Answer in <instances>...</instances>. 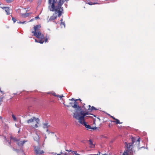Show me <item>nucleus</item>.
<instances>
[{
	"instance_id": "nucleus-32",
	"label": "nucleus",
	"mask_w": 155,
	"mask_h": 155,
	"mask_svg": "<svg viewBox=\"0 0 155 155\" xmlns=\"http://www.w3.org/2000/svg\"><path fill=\"white\" fill-rule=\"evenodd\" d=\"M60 21H61V22H62V21H63V19H62V18H61V19Z\"/></svg>"
},
{
	"instance_id": "nucleus-17",
	"label": "nucleus",
	"mask_w": 155,
	"mask_h": 155,
	"mask_svg": "<svg viewBox=\"0 0 155 155\" xmlns=\"http://www.w3.org/2000/svg\"><path fill=\"white\" fill-rule=\"evenodd\" d=\"M87 3L90 5H95V4H98V3H93L90 1H89V2H88Z\"/></svg>"
},
{
	"instance_id": "nucleus-1",
	"label": "nucleus",
	"mask_w": 155,
	"mask_h": 155,
	"mask_svg": "<svg viewBox=\"0 0 155 155\" xmlns=\"http://www.w3.org/2000/svg\"><path fill=\"white\" fill-rule=\"evenodd\" d=\"M67 0H49V8L51 11H55L53 15L51 16L48 22L54 20L57 17V15L58 13V17H60L63 13V8L61 7L63 4Z\"/></svg>"
},
{
	"instance_id": "nucleus-41",
	"label": "nucleus",
	"mask_w": 155,
	"mask_h": 155,
	"mask_svg": "<svg viewBox=\"0 0 155 155\" xmlns=\"http://www.w3.org/2000/svg\"><path fill=\"white\" fill-rule=\"evenodd\" d=\"M17 94V93H16L15 94Z\"/></svg>"
},
{
	"instance_id": "nucleus-21",
	"label": "nucleus",
	"mask_w": 155,
	"mask_h": 155,
	"mask_svg": "<svg viewBox=\"0 0 155 155\" xmlns=\"http://www.w3.org/2000/svg\"><path fill=\"white\" fill-rule=\"evenodd\" d=\"M12 20L13 21L14 23H15L16 21V20L13 17L12 18Z\"/></svg>"
},
{
	"instance_id": "nucleus-14",
	"label": "nucleus",
	"mask_w": 155,
	"mask_h": 155,
	"mask_svg": "<svg viewBox=\"0 0 155 155\" xmlns=\"http://www.w3.org/2000/svg\"><path fill=\"white\" fill-rule=\"evenodd\" d=\"M27 141L24 140L23 141H21L20 142H18V145L19 146L20 145H23Z\"/></svg>"
},
{
	"instance_id": "nucleus-15",
	"label": "nucleus",
	"mask_w": 155,
	"mask_h": 155,
	"mask_svg": "<svg viewBox=\"0 0 155 155\" xmlns=\"http://www.w3.org/2000/svg\"><path fill=\"white\" fill-rule=\"evenodd\" d=\"M60 25L62 28L65 27V24L64 22H61V23Z\"/></svg>"
},
{
	"instance_id": "nucleus-22",
	"label": "nucleus",
	"mask_w": 155,
	"mask_h": 155,
	"mask_svg": "<svg viewBox=\"0 0 155 155\" xmlns=\"http://www.w3.org/2000/svg\"><path fill=\"white\" fill-rule=\"evenodd\" d=\"M57 97H59L61 99L62 97H64L63 95H58Z\"/></svg>"
},
{
	"instance_id": "nucleus-6",
	"label": "nucleus",
	"mask_w": 155,
	"mask_h": 155,
	"mask_svg": "<svg viewBox=\"0 0 155 155\" xmlns=\"http://www.w3.org/2000/svg\"><path fill=\"white\" fill-rule=\"evenodd\" d=\"M34 120L35 121L37 124H38L39 121V120L38 118H36L35 117H33L32 118L27 120V122L29 124L33 122Z\"/></svg>"
},
{
	"instance_id": "nucleus-23",
	"label": "nucleus",
	"mask_w": 155,
	"mask_h": 155,
	"mask_svg": "<svg viewBox=\"0 0 155 155\" xmlns=\"http://www.w3.org/2000/svg\"><path fill=\"white\" fill-rule=\"evenodd\" d=\"M52 94L54 96H57V95H57L54 92H53L52 93Z\"/></svg>"
},
{
	"instance_id": "nucleus-12",
	"label": "nucleus",
	"mask_w": 155,
	"mask_h": 155,
	"mask_svg": "<svg viewBox=\"0 0 155 155\" xmlns=\"http://www.w3.org/2000/svg\"><path fill=\"white\" fill-rule=\"evenodd\" d=\"M89 144L91 147L93 148L94 147V145L92 141L91 140H89Z\"/></svg>"
},
{
	"instance_id": "nucleus-38",
	"label": "nucleus",
	"mask_w": 155,
	"mask_h": 155,
	"mask_svg": "<svg viewBox=\"0 0 155 155\" xmlns=\"http://www.w3.org/2000/svg\"><path fill=\"white\" fill-rule=\"evenodd\" d=\"M47 138V137L46 136H45V139H46Z\"/></svg>"
},
{
	"instance_id": "nucleus-34",
	"label": "nucleus",
	"mask_w": 155,
	"mask_h": 155,
	"mask_svg": "<svg viewBox=\"0 0 155 155\" xmlns=\"http://www.w3.org/2000/svg\"><path fill=\"white\" fill-rule=\"evenodd\" d=\"M88 107H89V108H90V107H91V105H89L88 106Z\"/></svg>"
},
{
	"instance_id": "nucleus-16",
	"label": "nucleus",
	"mask_w": 155,
	"mask_h": 155,
	"mask_svg": "<svg viewBox=\"0 0 155 155\" xmlns=\"http://www.w3.org/2000/svg\"><path fill=\"white\" fill-rule=\"evenodd\" d=\"M11 140L15 141H19V139L15 137L11 138Z\"/></svg>"
},
{
	"instance_id": "nucleus-20",
	"label": "nucleus",
	"mask_w": 155,
	"mask_h": 155,
	"mask_svg": "<svg viewBox=\"0 0 155 155\" xmlns=\"http://www.w3.org/2000/svg\"><path fill=\"white\" fill-rule=\"evenodd\" d=\"M26 22V21H24L23 22L18 21L17 22L18 23H20V24H24Z\"/></svg>"
},
{
	"instance_id": "nucleus-5",
	"label": "nucleus",
	"mask_w": 155,
	"mask_h": 155,
	"mask_svg": "<svg viewBox=\"0 0 155 155\" xmlns=\"http://www.w3.org/2000/svg\"><path fill=\"white\" fill-rule=\"evenodd\" d=\"M34 150L37 155L41 154L44 153L43 150H40V148L39 146H35Z\"/></svg>"
},
{
	"instance_id": "nucleus-43",
	"label": "nucleus",
	"mask_w": 155,
	"mask_h": 155,
	"mask_svg": "<svg viewBox=\"0 0 155 155\" xmlns=\"http://www.w3.org/2000/svg\"><path fill=\"white\" fill-rule=\"evenodd\" d=\"M67 106L68 107H69V106L67 105Z\"/></svg>"
},
{
	"instance_id": "nucleus-26",
	"label": "nucleus",
	"mask_w": 155,
	"mask_h": 155,
	"mask_svg": "<svg viewBox=\"0 0 155 155\" xmlns=\"http://www.w3.org/2000/svg\"><path fill=\"white\" fill-rule=\"evenodd\" d=\"M37 124H38L37 123V124H36L34 126V127H35V128H37V127H38V125Z\"/></svg>"
},
{
	"instance_id": "nucleus-24",
	"label": "nucleus",
	"mask_w": 155,
	"mask_h": 155,
	"mask_svg": "<svg viewBox=\"0 0 155 155\" xmlns=\"http://www.w3.org/2000/svg\"><path fill=\"white\" fill-rule=\"evenodd\" d=\"M66 151H68V152H71V153H72V151H73L72 150H66Z\"/></svg>"
},
{
	"instance_id": "nucleus-29",
	"label": "nucleus",
	"mask_w": 155,
	"mask_h": 155,
	"mask_svg": "<svg viewBox=\"0 0 155 155\" xmlns=\"http://www.w3.org/2000/svg\"><path fill=\"white\" fill-rule=\"evenodd\" d=\"M35 18L36 19H38L39 18V17H38V16H37V17H35Z\"/></svg>"
},
{
	"instance_id": "nucleus-13",
	"label": "nucleus",
	"mask_w": 155,
	"mask_h": 155,
	"mask_svg": "<svg viewBox=\"0 0 155 155\" xmlns=\"http://www.w3.org/2000/svg\"><path fill=\"white\" fill-rule=\"evenodd\" d=\"M30 14L28 13H26L25 14H22L21 15V16L23 18H26L29 16Z\"/></svg>"
},
{
	"instance_id": "nucleus-42",
	"label": "nucleus",
	"mask_w": 155,
	"mask_h": 155,
	"mask_svg": "<svg viewBox=\"0 0 155 155\" xmlns=\"http://www.w3.org/2000/svg\"><path fill=\"white\" fill-rule=\"evenodd\" d=\"M61 153H62V152L61 151Z\"/></svg>"
},
{
	"instance_id": "nucleus-11",
	"label": "nucleus",
	"mask_w": 155,
	"mask_h": 155,
	"mask_svg": "<svg viewBox=\"0 0 155 155\" xmlns=\"http://www.w3.org/2000/svg\"><path fill=\"white\" fill-rule=\"evenodd\" d=\"M49 126V125H48V123H45L43 124V128L44 129L48 128V127Z\"/></svg>"
},
{
	"instance_id": "nucleus-25",
	"label": "nucleus",
	"mask_w": 155,
	"mask_h": 155,
	"mask_svg": "<svg viewBox=\"0 0 155 155\" xmlns=\"http://www.w3.org/2000/svg\"><path fill=\"white\" fill-rule=\"evenodd\" d=\"M91 129H93V130H95L97 128L95 127H91Z\"/></svg>"
},
{
	"instance_id": "nucleus-18",
	"label": "nucleus",
	"mask_w": 155,
	"mask_h": 155,
	"mask_svg": "<svg viewBox=\"0 0 155 155\" xmlns=\"http://www.w3.org/2000/svg\"><path fill=\"white\" fill-rule=\"evenodd\" d=\"M72 153L73 155H79V154L77 153L76 151H72Z\"/></svg>"
},
{
	"instance_id": "nucleus-19",
	"label": "nucleus",
	"mask_w": 155,
	"mask_h": 155,
	"mask_svg": "<svg viewBox=\"0 0 155 155\" xmlns=\"http://www.w3.org/2000/svg\"><path fill=\"white\" fill-rule=\"evenodd\" d=\"M12 117L14 120L15 121H16L17 120L16 117L13 114L12 115Z\"/></svg>"
},
{
	"instance_id": "nucleus-2",
	"label": "nucleus",
	"mask_w": 155,
	"mask_h": 155,
	"mask_svg": "<svg viewBox=\"0 0 155 155\" xmlns=\"http://www.w3.org/2000/svg\"><path fill=\"white\" fill-rule=\"evenodd\" d=\"M88 114H89L87 112L84 113L81 111L80 113H74L73 117L78 120H79L78 122L84 126L86 128L90 129L92 128L91 127L90 125H87L86 122L84 120V117Z\"/></svg>"
},
{
	"instance_id": "nucleus-28",
	"label": "nucleus",
	"mask_w": 155,
	"mask_h": 155,
	"mask_svg": "<svg viewBox=\"0 0 155 155\" xmlns=\"http://www.w3.org/2000/svg\"><path fill=\"white\" fill-rule=\"evenodd\" d=\"M6 1L8 3L11 2V1L10 0H6Z\"/></svg>"
},
{
	"instance_id": "nucleus-8",
	"label": "nucleus",
	"mask_w": 155,
	"mask_h": 155,
	"mask_svg": "<svg viewBox=\"0 0 155 155\" xmlns=\"http://www.w3.org/2000/svg\"><path fill=\"white\" fill-rule=\"evenodd\" d=\"M34 139L35 140L37 141L39 140V137L37 133L35 135L34 137Z\"/></svg>"
},
{
	"instance_id": "nucleus-35",
	"label": "nucleus",
	"mask_w": 155,
	"mask_h": 155,
	"mask_svg": "<svg viewBox=\"0 0 155 155\" xmlns=\"http://www.w3.org/2000/svg\"><path fill=\"white\" fill-rule=\"evenodd\" d=\"M29 1H30V2H32V1L33 0H28Z\"/></svg>"
},
{
	"instance_id": "nucleus-30",
	"label": "nucleus",
	"mask_w": 155,
	"mask_h": 155,
	"mask_svg": "<svg viewBox=\"0 0 155 155\" xmlns=\"http://www.w3.org/2000/svg\"><path fill=\"white\" fill-rule=\"evenodd\" d=\"M46 129V131L47 132H48V133H49V131L48 129V128Z\"/></svg>"
},
{
	"instance_id": "nucleus-3",
	"label": "nucleus",
	"mask_w": 155,
	"mask_h": 155,
	"mask_svg": "<svg viewBox=\"0 0 155 155\" xmlns=\"http://www.w3.org/2000/svg\"><path fill=\"white\" fill-rule=\"evenodd\" d=\"M40 27V26L38 25L35 26L34 27V31H32V33L34 34V36L38 38V40L35 39V41L42 44L45 41L46 42L48 39L47 38H45L44 35L38 30V28Z\"/></svg>"
},
{
	"instance_id": "nucleus-4",
	"label": "nucleus",
	"mask_w": 155,
	"mask_h": 155,
	"mask_svg": "<svg viewBox=\"0 0 155 155\" xmlns=\"http://www.w3.org/2000/svg\"><path fill=\"white\" fill-rule=\"evenodd\" d=\"M69 100L71 101H74V103H70V104L73 108L76 109L75 110V113H74H74L77 114V113H79V112L81 110V107L78 105V103L77 102L78 99H76L74 100L73 98H72L71 99H69Z\"/></svg>"
},
{
	"instance_id": "nucleus-10",
	"label": "nucleus",
	"mask_w": 155,
	"mask_h": 155,
	"mask_svg": "<svg viewBox=\"0 0 155 155\" xmlns=\"http://www.w3.org/2000/svg\"><path fill=\"white\" fill-rule=\"evenodd\" d=\"M110 117L112 118L113 119H114V120H116V121H114L113 122L116 123L117 124H121L122 123V122L120 123V122L119 120L118 119H117L115 118L114 117H113V116H111Z\"/></svg>"
},
{
	"instance_id": "nucleus-40",
	"label": "nucleus",
	"mask_w": 155,
	"mask_h": 155,
	"mask_svg": "<svg viewBox=\"0 0 155 155\" xmlns=\"http://www.w3.org/2000/svg\"><path fill=\"white\" fill-rule=\"evenodd\" d=\"M9 143L10 144V142H9Z\"/></svg>"
},
{
	"instance_id": "nucleus-9",
	"label": "nucleus",
	"mask_w": 155,
	"mask_h": 155,
	"mask_svg": "<svg viewBox=\"0 0 155 155\" xmlns=\"http://www.w3.org/2000/svg\"><path fill=\"white\" fill-rule=\"evenodd\" d=\"M93 110H97V109H96L94 106H92L91 107V108H88V111L87 112H87L89 114H90L89 112H91Z\"/></svg>"
},
{
	"instance_id": "nucleus-36",
	"label": "nucleus",
	"mask_w": 155,
	"mask_h": 155,
	"mask_svg": "<svg viewBox=\"0 0 155 155\" xmlns=\"http://www.w3.org/2000/svg\"><path fill=\"white\" fill-rule=\"evenodd\" d=\"M0 119H2V117H1V116H0Z\"/></svg>"
},
{
	"instance_id": "nucleus-33",
	"label": "nucleus",
	"mask_w": 155,
	"mask_h": 155,
	"mask_svg": "<svg viewBox=\"0 0 155 155\" xmlns=\"http://www.w3.org/2000/svg\"><path fill=\"white\" fill-rule=\"evenodd\" d=\"M33 19H31L30 20V21H33Z\"/></svg>"
},
{
	"instance_id": "nucleus-37",
	"label": "nucleus",
	"mask_w": 155,
	"mask_h": 155,
	"mask_svg": "<svg viewBox=\"0 0 155 155\" xmlns=\"http://www.w3.org/2000/svg\"><path fill=\"white\" fill-rule=\"evenodd\" d=\"M94 155H99V154H94Z\"/></svg>"
},
{
	"instance_id": "nucleus-27",
	"label": "nucleus",
	"mask_w": 155,
	"mask_h": 155,
	"mask_svg": "<svg viewBox=\"0 0 155 155\" xmlns=\"http://www.w3.org/2000/svg\"><path fill=\"white\" fill-rule=\"evenodd\" d=\"M140 138H138V139L137 140V141L138 142H139L140 141Z\"/></svg>"
},
{
	"instance_id": "nucleus-31",
	"label": "nucleus",
	"mask_w": 155,
	"mask_h": 155,
	"mask_svg": "<svg viewBox=\"0 0 155 155\" xmlns=\"http://www.w3.org/2000/svg\"><path fill=\"white\" fill-rule=\"evenodd\" d=\"M2 100V98L0 97V103H1Z\"/></svg>"
},
{
	"instance_id": "nucleus-39",
	"label": "nucleus",
	"mask_w": 155,
	"mask_h": 155,
	"mask_svg": "<svg viewBox=\"0 0 155 155\" xmlns=\"http://www.w3.org/2000/svg\"><path fill=\"white\" fill-rule=\"evenodd\" d=\"M78 100H80L81 101V100L80 99H79Z\"/></svg>"
},
{
	"instance_id": "nucleus-7",
	"label": "nucleus",
	"mask_w": 155,
	"mask_h": 155,
	"mask_svg": "<svg viewBox=\"0 0 155 155\" xmlns=\"http://www.w3.org/2000/svg\"><path fill=\"white\" fill-rule=\"evenodd\" d=\"M2 8L5 10V11L7 13V15H9L10 13L9 12L10 9L8 7H3Z\"/></svg>"
}]
</instances>
